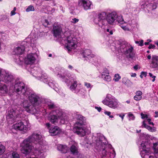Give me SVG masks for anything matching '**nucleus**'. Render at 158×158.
<instances>
[{
	"instance_id": "25",
	"label": "nucleus",
	"mask_w": 158,
	"mask_h": 158,
	"mask_svg": "<svg viewBox=\"0 0 158 158\" xmlns=\"http://www.w3.org/2000/svg\"><path fill=\"white\" fill-rule=\"evenodd\" d=\"M151 65L153 68H158V56L156 55L152 56Z\"/></svg>"
},
{
	"instance_id": "8",
	"label": "nucleus",
	"mask_w": 158,
	"mask_h": 158,
	"mask_svg": "<svg viewBox=\"0 0 158 158\" xmlns=\"http://www.w3.org/2000/svg\"><path fill=\"white\" fill-rule=\"evenodd\" d=\"M14 91L16 92L18 97L24 99V97L28 94L29 91L26 90L24 83L19 81H15L14 86Z\"/></svg>"
},
{
	"instance_id": "49",
	"label": "nucleus",
	"mask_w": 158,
	"mask_h": 158,
	"mask_svg": "<svg viewBox=\"0 0 158 158\" xmlns=\"http://www.w3.org/2000/svg\"><path fill=\"white\" fill-rule=\"evenodd\" d=\"M84 85L88 88H91L92 87V86H91L90 84L89 83L85 82L84 83Z\"/></svg>"
},
{
	"instance_id": "38",
	"label": "nucleus",
	"mask_w": 158,
	"mask_h": 158,
	"mask_svg": "<svg viewBox=\"0 0 158 158\" xmlns=\"http://www.w3.org/2000/svg\"><path fill=\"white\" fill-rule=\"evenodd\" d=\"M153 148L155 153L158 155V142L154 143Z\"/></svg>"
},
{
	"instance_id": "55",
	"label": "nucleus",
	"mask_w": 158,
	"mask_h": 158,
	"mask_svg": "<svg viewBox=\"0 0 158 158\" xmlns=\"http://www.w3.org/2000/svg\"><path fill=\"white\" fill-rule=\"evenodd\" d=\"M155 46L154 45L150 44L149 46L148 47V48H155Z\"/></svg>"
},
{
	"instance_id": "22",
	"label": "nucleus",
	"mask_w": 158,
	"mask_h": 158,
	"mask_svg": "<svg viewBox=\"0 0 158 158\" xmlns=\"http://www.w3.org/2000/svg\"><path fill=\"white\" fill-rule=\"evenodd\" d=\"M52 31L53 35L56 37H59L61 33L62 28L60 25L54 26Z\"/></svg>"
},
{
	"instance_id": "10",
	"label": "nucleus",
	"mask_w": 158,
	"mask_h": 158,
	"mask_svg": "<svg viewBox=\"0 0 158 158\" xmlns=\"http://www.w3.org/2000/svg\"><path fill=\"white\" fill-rule=\"evenodd\" d=\"M118 48L119 52L124 53L129 58H132L135 55L133 52V47L129 44H121Z\"/></svg>"
},
{
	"instance_id": "11",
	"label": "nucleus",
	"mask_w": 158,
	"mask_h": 158,
	"mask_svg": "<svg viewBox=\"0 0 158 158\" xmlns=\"http://www.w3.org/2000/svg\"><path fill=\"white\" fill-rule=\"evenodd\" d=\"M31 73L33 76L38 79L40 80L44 83H47V74L46 73H43V72H42L40 69L35 68V69L31 70Z\"/></svg>"
},
{
	"instance_id": "16",
	"label": "nucleus",
	"mask_w": 158,
	"mask_h": 158,
	"mask_svg": "<svg viewBox=\"0 0 158 158\" xmlns=\"http://www.w3.org/2000/svg\"><path fill=\"white\" fill-rule=\"evenodd\" d=\"M37 55L35 53H30L27 54L24 59V62L26 64H32L35 61Z\"/></svg>"
},
{
	"instance_id": "1",
	"label": "nucleus",
	"mask_w": 158,
	"mask_h": 158,
	"mask_svg": "<svg viewBox=\"0 0 158 158\" xmlns=\"http://www.w3.org/2000/svg\"><path fill=\"white\" fill-rule=\"evenodd\" d=\"M42 137L40 133L34 132L24 139L21 143V151L26 155H29L32 151L34 147L31 143L40 145L42 143Z\"/></svg>"
},
{
	"instance_id": "40",
	"label": "nucleus",
	"mask_w": 158,
	"mask_h": 158,
	"mask_svg": "<svg viewBox=\"0 0 158 158\" xmlns=\"http://www.w3.org/2000/svg\"><path fill=\"white\" fill-rule=\"evenodd\" d=\"M127 116L129 121L133 120L135 119V117L134 115L131 112H129L127 114Z\"/></svg>"
},
{
	"instance_id": "53",
	"label": "nucleus",
	"mask_w": 158,
	"mask_h": 158,
	"mask_svg": "<svg viewBox=\"0 0 158 158\" xmlns=\"http://www.w3.org/2000/svg\"><path fill=\"white\" fill-rule=\"evenodd\" d=\"M152 6V10H154L155 9H156V4L155 3H154V4H153L152 5H151Z\"/></svg>"
},
{
	"instance_id": "20",
	"label": "nucleus",
	"mask_w": 158,
	"mask_h": 158,
	"mask_svg": "<svg viewBox=\"0 0 158 158\" xmlns=\"http://www.w3.org/2000/svg\"><path fill=\"white\" fill-rule=\"evenodd\" d=\"M71 143L72 145L70 148V150L71 154L74 155H77L79 152L77 143L74 141H71Z\"/></svg>"
},
{
	"instance_id": "63",
	"label": "nucleus",
	"mask_w": 158,
	"mask_h": 158,
	"mask_svg": "<svg viewBox=\"0 0 158 158\" xmlns=\"http://www.w3.org/2000/svg\"><path fill=\"white\" fill-rule=\"evenodd\" d=\"M139 45L140 46H142L143 45V40H142L140 42H139Z\"/></svg>"
},
{
	"instance_id": "4",
	"label": "nucleus",
	"mask_w": 158,
	"mask_h": 158,
	"mask_svg": "<svg viewBox=\"0 0 158 158\" xmlns=\"http://www.w3.org/2000/svg\"><path fill=\"white\" fill-rule=\"evenodd\" d=\"M77 121L73 128L74 132L81 137L90 133V130L84 126L85 118L80 114H77Z\"/></svg>"
},
{
	"instance_id": "44",
	"label": "nucleus",
	"mask_w": 158,
	"mask_h": 158,
	"mask_svg": "<svg viewBox=\"0 0 158 158\" xmlns=\"http://www.w3.org/2000/svg\"><path fill=\"white\" fill-rule=\"evenodd\" d=\"M121 78V77L119 74H117L115 75L114 80L115 81H118Z\"/></svg>"
},
{
	"instance_id": "56",
	"label": "nucleus",
	"mask_w": 158,
	"mask_h": 158,
	"mask_svg": "<svg viewBox=\"0 0 158 158\" xmlns=\"http://www.w3.org/2000/svg\"><path fill=\"white\" fill-rule=\"evenodd\" d=\"M104 113L105 114L109 116L111 114V112L110 111H105L104 112Z\"/></svg>"
},
{
	"instance_id": "45",
	"label": "nucleus",
	"mask_w": 158,
	"mask_h": 158,
	"mask_svg": "<svg viewBox=\"0 0 158 158\" xmlns=\"http://www.w3.org/2000/svg\"><path fill=\"white\" fill-rule=\"evenodd\" d=\"M102 29L103 30V31L105 32H109L110 35H112L113 34V32H112V31H111V30L110 31V29L108 28L107 25V27H106L105 28V29H106L105 30L104 29H103V28H102Z\"/></svg>"
},
{
	"instance_id": "42",
	"label": "nucleus",
	"mask_w": 158,
	"mask_h": 158,
	"mask_svg": "<svg viewBox=\"0 0 158 158\" xmlns=\"http://www.w3.org/2000/svg\"><path fill=\"white\" fill-rule=\"evenodd\" d=\"M11 158H20L19 154L16 152L12 153Z\"/></svg>"
},
{
	"instance_id": "62",
	"label": "nucleus",
	"mask_w": 158,
	"mask_h": 158,
	"mask_svg": "<svg viewBox=\"0 0 158 158\" xmlns=\"http://www.w3.org/2000/svg\"><path fill=\"white\" fill-rule=\"evenodd\" d=\"M68 68L70 70L74 69V68L73 67V66L70 65H68Z\"/></svg>"
},
{
	"instance_id": "32",
	"label": "nucleus",
	"mask_w": 158,
	"mask_h": 158,
	"mask_svg": "<svg viewBox=\"0 0 158 158\" xmlns=\"http://www.w3.org/2000/svg\"><path fill=\"white\" fill-rule=\"evenodd\" d=\"M81 53L84 57H89V58L90 57H91V51L89 49H83L81 51Z\"/></svg>"
},
{
	"instance_id": "17",
	"label": "nucleus",
	"mask_w": 158,
	"mask_h": 158,
	"mask_svg": "<svg viewBox=\"0 0 158 158\" xmlns=\"http://www.w3.org/2000/svg\"><path fill=\"white\" fill-rule=\"evenodd\" d=\"M37 38L38 36L36 33L32 32L29 35L27 40L28 42V44H30V46L32 47L35 45Z\"/></svg>"
},
{
	"instance_id": "5",
	"label": "nucleus",
	"mask_w": 158,
	"mask_h": 158,
	"mask_svg": "<svg viewBox=\"0 0 158 158\" xmlns=\"http://www.w3.org/2000/svg\"><path fill=\"white\" fill-rule=\"evenodd\" d=\"M140 155L143 158H157L156 156H149L151 152L149 148V144L148 140L145 139L142 142H139Z\"/></svg>"
},
{
	"instance_id": "52",
	"label": "nucleus",
	"mask_w": 158,
	"mask_h": 158,
	"mask_svg": "<svg viewBox=\"0 0 158 158\" xmlns=\"http://www.w3.org/2000/svg\"><path fill=\"white\" fill-rule=\"evenodd\" d=\"M149 75L150 77L153 78V80H152V81L153 82L155 80V78L156 77V76H153L152 74L150 73H149Z\"/></svg>"
},
{
	"instance_id": "27",
	"label": "nucleus",
	"mask_w": 158,
	"mask_h": 158,
	"mask_svg": "<svg viewBox=\"0 0 158 158\" xmlns=\"http://www.w3.org/2000/svg\"><path fill=\"white\" fill-rule=\"evenodd\" d=\"M45 103L46 105L48 107V108L49 109H55V111L56 109H59L57 108V106L53 102H51L50 100H46L45 101Z\"/></svg>"
},
{
	"instance_id": "3",
	"label": "nucleus",
	"mask_w": 158,
	"mask_h": 158,
	"mask_svg": "<svg viewBox=\"0 0 158 158\" xmlns=\"http://www.w3.org/2000/svg\"><path fill=\"white\" fill-rule=\"evenodd\" d=\"M116 18L117 14L115 12H112L107 15L106 12H102L96 15L93 21L96 25L105 30L107 22L110 24H114L115 23Z\"/></svg>"
},
{
	"instance_id": "54",
	"label": "nucleus",
	"mask_w": 158,
	"mask_h": 158,
	"mask_svg": "<svg viewBox=\"0 0 158 158\" xmlns=\"http://www.w3.org/2000/svg\"><path fill=\"white\" fill-rule=\"evenodd\" d=\"M117 115L119 116V117H121L122 119V120H123V119L124 117L125 116V114H118Z\"/></svg>"
},
{
	"instance_id": "57",
	"label": "nucleus",
	"mask_w": 158,
	"mask_h": 158,
	"mask_svg": "<svg viewBox=\"0 0 158 158\" xmlns=\"http://www.w3.org/2000/svg\"><path fill=\"white\" fill-rule=\"evenodd\" d=\"M60 9L61 10L63 13H64L65 10L63 7L61 6H60Z\"/></svg>"
},
{
	"instance_id": "7",
	"label": "nucleus",
	"mask_w": 158,
	"mask_h": 158,
	"mask_svg": "<svg viewBox=\"0 0 158 158\" xmlns=\"http://www.w3.org/2000/svg\"><path fill=\"white\" fill-rule=\"evenodd\" d=\"M26 97L28 96V98L33 107L36 108L37 110V112L38 111L39 108L40 106V104L43 102L44 99L41 98L40 96L34 93H30L29 91L28 95L25 96Z\"/></svg>"
},
{
	"instance_id": "39",
	"label": "nucleus",
	"mask_w": 158,
	"mask_h": 158,
	"mask_svg": "<svg viewBox=\"0 0 158 158\" xmlns=\"http://www.w3.org/2000/svg\"><path fill=\"white\" fill-rule=\"evenodd\" d=\"M74 6L75 5H74V4H73V5H72L69 7L70 13L73 15L76 14V13L75 11V8Z\"/></svg>"
},
{
	"instance_id": "14",
	"label": "nucleus",
	"mask_w": 158,
	"mask_h": 158,
	"mask_svg": "<svg viewBox=\"0 0 158 158\" xmlns=\"http://www.w3.org/2000/svg\"><path fill=\"white\" fill-rule=\"evenodd\" d=\"M0 79L1 81L6 83H12L14 81L13 76L10 73L6 72L2 73Z\"/></svg>"
},
{
	"instance_id": "29",
	"label": "nucleus",
	"mask_w": 158,
	"mask_h": 158,
	"mask_svg": "<svg viewBox=\"0 0 158 158\" xmlns=\"http://www.w3.org/2000/svg\"><path fill=\"white\" fill-rule=\"evenodd\" d=\"M8 88L5 84H0V93L2 95H5L8 93Z\"/></svg>"
},
{
	"instance_id": "21",
	"label": "nucleus",
	"mask_w": 158,
	"mask_h": 158,
	"mask_svg": "<svg viewBox=\"0 0 158 158\" xmlns=\"http://www.w3.org/2000/svg\"><path fill=\"white\" fill-rule=\"evenodd\" d=\"M13 127L16 130L23 131H26L27 129V126L24 125L22 122H19L13 125Z\"/></svg>"
},
{
	"instance_id": "2",
	"label": "nucleus",
	"mask_w": 158,
	"mask_h": 158,
	"mask_svg": "<svg viewBox=\"0 0 158 158\" xmlns=\"http://www.w3.org/2000/svg\"><path fill=\"white\" fill-rule=\"evenodd\" d=\"M105 138L101 136L96 141V145L100 151L98 155L99 158H114L115 156L114 150L112 148L110 144L106 142Z\"/></svg>"
},
{
	"instance_id": "43",
	"label": "nucleus",
	"mask_w": 158,
	"mask_h": 158,
	"mask_svg": "<svg viewBox=\"0 0 158 158\" xmlns=\"http://www.w3.org/2000/svg\"><path fill=\"white\" fill-rule=\"evenodd\" d=\"M35 10L34 7L31 5H30L26 9V10L27 12H29L30 11H33Z\"/></svg>"
},
{
	"instance_id": "31",
	"label": "nucleus",
	"mask_w": 158,
	"mask_h": 158,
	"mask_svg": "<svg viewBox=\"0 0 158 158\" xmlns=\"http://www.w3.org/2000/svg\"><path fill=\"white\" fill-rule=\"evenodd\" d=\"M46 78H48L47 82L46 83H47L48 85L51 87L52 88L54 89L57 92V90L58 89V88L56 87L55 84L54 83V82L52 81V80H50L49 77H48L47 76Z\"/></svg>"
},
{
	"instance_id": "24",
	"label": "nucleus",
	"mask_w": 158,
	"mask_h": 158,
	"mask_svg": "<svg viewBox=\"0 0 158 158\" xmlns=\"http://www.w3.org/2000/svg\"><path fill=\"white\" fill-rule=\"evenodd\" d=\"M79 6H82L85 10L90 9L91 8L92 2L89 0H86L82 3L81 4L78 5Z\"/></svg>"
},
{
	"instance_id": "64",
	"label": "nucleus",
	"mask_w": 158,
	"mask_h": 158,
	"mask_svg": "<svg viewBox=\"0 0 158 158\" xmlns=\"http://www.w3.org/2000/svg\"><path fill=\"white\" fill-rule=\"evenodd\" d=\"M95 108L97 109V110L99 111L100 112L101 110V108L100 107H96Z\"/></svg>"
},
{
	"instance_id": "37",
	"label": "nucleus",
	"mask_w": 158,
	"mask_h": 158,
	"mask_svg": "<svg viewBox=\"0 0 158 158\" xmlns=\"http://www.w3.org/2000/svg\"><path fill=\"white\" fill-rule=\"evenodd\" d=\"M38 154H37V156L36 157H30L28 158H43L44 157V153L41 151H38Z\"/></svg>"
},
{
	"instance_id": "35",
	"label": "nucleus",
	"mask_w": 158,
	"mask_h": 158,
	"mask_svg": "<svg viewBox=\"0 0 158 158\" xmlns=\"http://www.w3.org/2000/svg\"><path fill=\"white\" fill-rule=\"evenodd\" d=\"M74 80V79L73 80V83L71 84L69 87L70 89L72 91L75 90L77 86V82L76 81Z\"/></svg>"
},
{
	"instance_id": "36",
	"label": "nucleus",
	"mask_w": 158,
	"mask_h": 158,
	"mask_svg": "<svg viewBox=\"0 0 158 158\" xmlns=\"http://www.w3.org/2000/svg\"><path fill=\"white\" fill-rule=\"evenodd\" d=\"M123 22L124 20L123 19V18L122 16L121 15L118 16L117 15V18H116L115 23H118L122 24L123 23Z\"/></svg>"
},
{
	"instance_id": "18",
	"label": "nucleus",
	"mask_w": 158,
	"mask_h": 158,
	"mask_svg": "<svg viewBox=\"0 0 158 158\" xmlns=\"http://www.w3.org/2000/svg\"><path fill=\"white\" fill-rule=\"evenodd\" d=\"M23 107L27 112L30 113H37V110L36 108L33 107L32 105L28 104L27 101H24L22 103Z\"/></svg>"
},
{
	"instance_id": "33",
	"label": "nucleus",
	"mask_w": 158,
	"mask_h": 158,
	"mask_svg": "<svg viewBox=\"0 0 158 158\" xmlns=\"http://www.w3.org/2000/svg\"><path fill=\"white\" fill-rule=\"evenodd\" d=\"M136 95L134 96V99L136 101H139L142 98V93L141 91H138L135 93Z\"/></svg>"
},
{
	"instance_id": "15",
	"label": "nucleus",
	"mask_w": 158,
	"mask_h": 158,
	"mask_svg": "<svg viewBox=\"0 0 158 158\" xmlns=\"http://www.w3.org/2000/svg\"><path fill=\"white\" fill-rule=\"evenodd\" d=\"M27 43L26 41H24L22 43L20 46L14 48L13 51L14 54L18 55L23 54L24 53Z\"/></svg>"
},
{
	"instance_id": "41",
	"label": "nucleus",
	"mask_w": 158,
	"mask_h": 158,
	"mask_svg": "<svg viewBox=\"0 0 158 158\" xmlns=\"http://www.w3.org/2000/svg\"><path fill=\"white\" fill-rule=\"evenodd\" d=\"M5 151V148L4 146L0 144V155L2 154Z\"/></svg>"
},
{
	"instance_id": "59",
	"label": "nucleus",
	"mask_w": 158,
	"mask_h": 158,
	"mask_svg": "<svg viewBox=\"0 0 158 158\" xmlns=\"http://www.w3.org/2000/svg\"><path fill=\"white\" fill-rule=\"evenodd\" d=\"M142 75L143 76L146 77L147 75V73L146 72H142L141 73Z\"/></svg>"
},
{
	"instance_id": "13",
	"label": "nucleus",
	"mask_w": 158,
	"mask_h": 158,
	"mask_svg": "<svg viewBox=\"0 0 158 158\" xmlns=\"http://www.w3.org/2000/svg\"><path fill=\"white\" fill-rule=\"evenodd\" d=\"M64 40L66 44L65 48L68 51H71L72 49H74L77 47V39L75 38H73L71 36L67 38L66 39H63Z\"/></svg>"
},
{
	"instance_id": "9",
	"label": "nucleus",
	"mask_w": 158,
	"mask_h": 158,
	"mask_svg": "<svg viewBox=\"0 0 158 158\" xmlns=\"http://www.w3.org/2000/svg\"><path fill=\"white\" fill-rule=\"evenodd\" d=\"M102 103L109 107L115 109L119 106V102L114 96L110 94H107L106 98L102 101Z\"/></svg>"
},
{
	"instance_id": "34",
	"label": "nucleus",
	"mask_w": 158,
	"mask_h": 158,
	"mask_svg": "<svg viewBox=\"0 0 158 158\" xmlns=\"http://www.w3.org/2000/svg\"><path fill=\"white\" fill-rule=\"evenodd\" d=\"M23 57L17 55L15 56L14 60L16 63L19 64H21L23 63Z\"/></svg>"
},
{
	"instance_id": "23",
	"label": "nucleus",
	"mask_w": 158,
	"mask_h": 158,
	"mask_svg": "<svg viewBox=\"0 0 158 158\" xmlns=\"http://www.w3.org/2000/svg\"><path fill=\"white\" fill-rule=\"evenodd\" d=\"M102 78L105 81L107 82L110 81L111 80V77L109 75L108 71L105 69L104 71L102 74Z\"/></svg>"
},
{
	"instance_id": "30",
	"label": "nucleus",
	"mask_w": 158,
	"mask_h": 158,
	"mask_svg": "<svg viewBox=\"0 0 158 158\" xmlns=\"http://www.w3.org/2000/svg\"><path fill=\"white\" fill-rule=\"evenodd\" d=\"M57 149L62 153H66L68 149V147L65 145L58 144L57 146Z\"/></svg>"
},
{
	"instance_id": "46",
	"label": "nucleus",
	"mask_w": 158,
	"mask_h": 158,
	"mask_svg": "<svg viewBox=\"0 0 158 158\" xmlns=\"http://www.w3.org/2000/svg\"><path fill=\"white\" fill-rule=\"evenodd\" d=\"M140 115L141 117V118L143 119H144V118H148V116L147 114H144L143 113H141L140 114Z\"/></svg>"
},
{
	"instance_id": "26",
	"label": "nucleus",
	"mask_w": 158,
	"mask_h": 158,
	"mask_svg": "<svg viewBox=\"0 0 158 158\" xmlns=\"http://www.w3.org/2000/svg\"><path fill=\"white\" fill-rule=\"evenodd\" d=\"M61 131L59 127L57 126L52 127L49 129V132L51 135L55 136L60 133Z\"/></svg>"
},
{
	"instance_id": "48",
	"label": "nucleus",
	"mask_w": 158,
	"mask_h": 158,
	"mask_svg": "<svg viewBox=\"0 0 158 158\" xmlns=\"http://www.w3.org/2000/svg\"><path fill=\"white\" fill-rule=\"evenodd\" d=\"M49 22L46 19L44 20V22L43 23V24L45 27H46L48 26V25L49 24Z\"/></svg>"
},
{
	"instance_id": "6",
	"label": "nucleus",
	"mask_w": 158,
	"mask_h": 158,
	"mask_svg": "<svg viewBox=\"0 0 158 158\" xmlns=\"http://www.w3.org/2000/svg\"><path fill=\"white\" fill-rule=\"evenodd\" d=\"M55 113L56 115H52L50 117L51 122L53 123L57 122L58 119L60 120V123L62 124H64L66 122L68 121V118L66 114L60 109H56L53 111V113Z\"/></svg>"
},
{
	"instance_id": "50",
	"label": "nucleus",
	"mask_w": 158,
	"mask_h": 158,
	"mask_svg": "<svg viewBox=\"0 0 158 158\" xmlns=\"http://www.w3.org/2000/svg\"><path fill=\"white\" fill-rule=\"evenodd\" d=\"M147 120L148 122V124L150 125H152V126H154V123L152 122H151V119L150 118H147Z\"/></svg>"
},
{
	"instance_id": "12",
	"label": "nucleus",
	"mask_w": 158,
	"mask_h": 158,
	"mask_svg": "<svg viewBox=\"0 0 158 158\" xmlns=\"http://www.w3.org/2000/svg\"><path fill=\"white\" fill-rule=\"evenodd\" d=\"M8 113L6 116V119L9 123H13L16 117H20V113H21L19 111V108L14 110L13 109H9Z\"/></svg>"
},
{
	"instance_id": "19",
	"label": "nucleus",
	"mask_w": 158,
	"mask_h": 158,
	"mask_svg": "<svg viewBox=\"0 0 158 158\" xmlns=\"http://www.w3.org/2000/svg\"><path fill=\"white\" fill-rule=\"evenodd\" d=\"M56 69L58 71H54V72L55 73H57V75L59 76V77L63 80V81H65L67 84V85H69V83H70V80L71 81L72 79L69 78V79H68L64 75H62L61 73H62V71H64V70L63 69H60L59 68H56Z\"/></svg>"
},
{
	"instance_id": "60",
	"label": "nucleus",
	"mask_w": 158,
	"mask_h": 158,
	"mask_svg": "<svg viewBox=\"0 0 158 158\" xmlns=\"http://www.w3.org/2000/svg\"><path fill=\"white\" fill-rule=\"evenodd\" d=\"M122 28L125 31H129V29L127 27H126V26H122Z\"/></svg>"
},
{
	"instance_id": "51",
	"label": "nucleus",
	"mask_w": 158,
	"mask_h": 158,
	"mask_svg": "<svg viewBox=\"0 0 158 158\" xmlns=\"http://www.w3.org/2000/svg\"><path fill=\"white\" fill-rule=\"evenodd\" d=\"M16 8L15 7L14 8L13 10H12L11 11V13H10V16H12L13 15H15L16 14L15 12V11L16 10Z\"/></svg>"
},
{
	"instance_id": "28",
	"label": "nucleus",
	"mask_w": 158,
	"mask_h": 158,
	"mask_svg": "<svg viewBox=\"0 0 158 158\" xmlns=\"http://www.w3.org/2000/svg\"><path fill=\"white\" fill-rule=\"evenodd\" d=\"M142 128H145L148 129L149 131L152 132H154L156 131V129L154 127H151L150 126L148 125L145 123V120L143 121L142 123V125L141 126Z\"/></svg>"
},
{
	"instance_id": "58",
	"label": "nucleus",
	"mask_w": 158,
	"mask_h": 158,
	"mask_svg": "<svg viewBox=\"0 0 158 158\" xmlns=\"http://www.w3.org/2000/svg\"><path fill=\"white\" fill-rule=\"evenodd\" d=\"M86 0H78V5L81 4L83 2H84Z\"/></svg>"
},
{
	"instance_id": "61",
	"label": "nucleus",
	"mask_w": 158,
	"mask_h": 158,
	"mask_svg": "<svg viewBox=\"0 0 158 158\" xmlns=\"http://www.w3.org/2000/svg\"><path fill=\"white\" fill-rule=\"evenodd\" d=\"M46 126L48 129H49V127H50V124L49 123H47L46 124Z\"/></svg>"
},
{
	"instance_id": "47",
	"label": "nucleus",
	"mask_w": 158,
	"mask_h": 158,
	"mask_svg": "<svg viewBox=\"0 0 158 158\" xmlns=\"http://www.w3.org/2000/svg\"><path fill=\"white\" fill-rule=\"evenodd\" d=\"M79 21V19L76 18H74L72 19L71 22L73 23H76Z\"/></svg>"
}]
</instances>
